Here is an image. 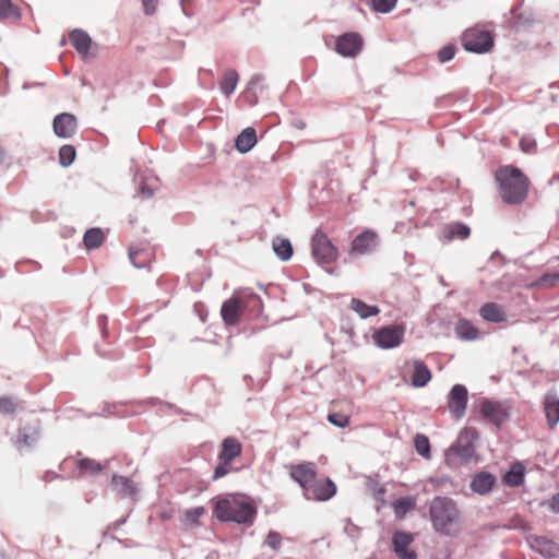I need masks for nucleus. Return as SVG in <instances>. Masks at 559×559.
<instances>
[{
  "instance_id": "6ab92c4d",
  "label": "nucleus",
  "mask_w": 559,
  "mask_h": 559,
  "mask_svg": "<svg viewBox=\"0 0 559 559\" xmlns=\"http://www.w3.org/2000/svg\"><path fill=\"white\" fill-rule=\"evenodd\" d=\"M114 491L121 498L134 497L138 492L136 485L128 477L114 475L111 478Z\"/></svg>"
},
{
  "instance_id": "603ef678",
  "label": "nucleus",
  "mask_w": 559,
  "mask_h": 559,
  "mask_svg": "<svg viewBox=\"0 0 559 559\" xmlns=\"http://www.w3.org/2000/svg\"><path fill=\"white\" fill-rule=\"evenodd\" d=\"M4 159H5V152H4L3 147L0 145V164L3 163Z\"/></svg>"
},
{
  "instance_id": "2f4dec72",
  "label": "nucleus",
  "mask_w": 559,
  "mask_h": 559,
  "mask_svg": "<svg viewBox=\"0 0 559 559\" xmlns=\"http://www.w3.org/2000/svg\"><path fill=\"white\" fill-rule=\"evenodd\" d=\"M21 12L19 7L13 4L11 0H0V20L19 21Z\"/></svg>"
},
{
  "instance_id": "f704fd0d",
  "label": "nucleus",
  "mask_w": 559,
  "mask_h": 559,
  "mask_svg": "<svg viewBox=\"0 0 559 559\" xmlns=\"http://www.w3.org/2000/svg\"><path fill=\"white\" fill-rule=\"evenodd\" d=\"M414 445L416 449V452L421 455L424 459H430L431 452H430V441L428 437L425 435H416L414 439Z\"/></svg>"
},
{
  "instance_id": "37998d69",
  "label": "nucleus",
  "mask_w": 559,
  "mask_h": 559,
  "mask_svg": "<svg viewBox=\"0 0 559 559\" xmlns=\"http://www.w3.org/2000/svg\"><path fill=\"white\" fill-rule=\"evenodd\" d=\"M559 283V272L544 274L538 280V285L542 287H554Z\"/></svg>"
},
{
  "instance_id": "20e7f679",
  "label": "nucleus",
  "mask_w": 559,
  "mask_h": 559,
  "mask_svg": "<svg viewBox=\"0 0 559 559\" xmlns=\"http://www.w3.org/2000/svg\"><path fill=\"white\" fill-rule=\"evenodd\" d=\"M262 302L260 297L248 290H238L224 301L221 316L226 325H236L248 308L260 312Z\"/></svg>"
},
{
  "instance_id": "ea45409f",
  "label": "nucleus",
  "mask_w": 559,
  "mask_h": 559,
  "mask_svg": "<svg viewBox=\"0 0 559 559\" xmlns=\"http://www.w3.org/2000/svg\"><path fill=\"white\" fill-rule=\"evenodd\" d=\"M504 527L507 530H519L522 532H527L531 530L530 524L520 515H514L511 518Z\"/></svg>"
},
{
  "instance_id": "5701e85b",
  "label": "nucleus",
  "mask_w": 559,
  "mask_h": 559,
  "mask_svg": "<svg viewBox=\"0 0 559 559\" xmlns=\"http://www.w3.org/2000/svg\"><path fill=\"white\" fill-rule=\"evenodd\" d=\"M412 384L416 388L425 386L431 380V372L421 360H413Z\"/></svg>"
},
{
  "instance_id": "cd10ccee",
  "label": "nucleus",
  "mask_w": 559,
  "mask_h": 559,
  "mask_svg": "<svg viewBox=\"0 0 559 559\" xmlns=\"http://www.w3.org/2000/svg\"><path fill=\"white\" fill-rule=\"evenodd\" d=\"M525 467L522 463H515L503 476V481L510 487H519L523 484Z\"/></svg>"
},
{
  "instance_id": "bb28decb",
  "label": "nucleus",
  "mask_w": 559,
  "mask_h": 559,
  "mask_svg": "<svg viewBox=\"0 0 559 559\" xmlns=\"http://www.w3.org/2000/svg\"><path fill=\"white\" fill-rule=\"evenodd\" d=\"M495 484V478L489 473H478L474 476L471 488L480 495L487 493L491 490L492 486Z\"/></svg>"
},
{
  "instance_id": "72a5a7b5",
  "label": "nucleus",
  "mask_w": 559,
  "mask_h": 559,
  "mask_svg": "<svg viewBox=\"0 0 559 559\" xmlns=\"http://www.w3.org/2000/svg\"><path fill=\"white\" fill-rule=\"evenodd\" d=\"M273 249L276 255L284 261L290 259V257L293 255V247L288 239H274Z\"/></svg>"
},
{
  "instance_id": "c756f323",
  "label": "nucleus",
  "mask_w": 559,
  "mask_h": 559,
  "mask_svg": "<svg viewBox=\"0 0 559 559\" xmlns=\"http://www.w3.org/2000/svg\"><path fill=\"white\" fill-rule=\"evenodd\" d=\"M238 79H239L238 73L235 70H233V69L226 70L223 73L221 82H219L221 91L226 96H229L230 94H233L237 86Z\"/></svg>"
},
{
  "instance_id": "a878e982",
  "label": "nucleus",
  "mask_w": 559,
  "mask_h": 559,
  "mask_svg": "<svg viewBox=\"0 0 559 559\" xmlns=\"http://www.w3.org/2000/svg\"><path fill=\"white\" fill-rule=\"evenodd\" d=\"M455 333L459 338L464 341H474L478 337L479 331L473 323L466 319H460L455 323Z\"/></svg>"
},
{
  "instance_id": "58836bf2",
  "label": "nucleus",
  "mask_w": 559,
  "mask_h": 559,
  "mask_svg": "<svg viewBox=\"0 0 559 559\" xmlns=\"http://www.w3.org/2000/svg\"><path fill=\"white\" fill-rule=\"evenodd\" d=\"M469 227L462 223H455L449 227L450 238L466 239L469 236Z\"/></svg>"
},
{
  "instance_id": "9b49d317",
  "label": "nucleus",
  "mask_w": 559,
  "mask_h": 559,
  "mask_svg": "<svg viewBox=\"0 0 559 559\" xmlns=\"http://www.w3.org/2000/svg\"><path fill=\"white\" fill-rule=\"evenodd\" d=\"M468 400L467 389L462 384H455L448 397V407L455 419H461L466 411Z\"/></svg>"
},
{
  "instance_id": "412c9836",
  "label": "nucleus",
  "mask_w": 559,
  "mask_h": 559,
  "mask_svg": "<svg viewBox=\"0 0 559 559\" xmlns=\"http://www.w3.org/2000/svg\"><path fill=\"white\" fill-rule=\"evenodd\" d=\"M480 317L488 322L501 323L507 320L503 307L496 302H487L479 309Z\"/></svg>"
},
{
  "instance_id": "0eeeda50",
  "label": "nucleus",
  "mask_w": 559,
  "mask_h": 559,
  "mask_svg": "<svg viewBox=\"0 0 559 559\" xmlns=\"http://www.w3.org/2000/svg\"><path fill=\"white\" fill-rule=\"evenodd\" d=\"M462 45L467 51L484 53L492 48L493 37L488 31L472 27L463 33Z\"/></svg>"
},
{
  "instance_id": "393cba45",
  "label": "nucleus",
  "mask_w": 559,
  "mask_h": 559,
  "mask_svg": "<svg viewBox=\"0 0 559 559\" xmlns=\"http://www.w3.org/2000/svg\"><path fill=\"white\" fill-rule=\"evenodd\" d=\"M257 144V133L251 127L246 128L237 136L235 147L240 153L249 152Z\"/></svg>"
},
{
  "instance_id": "9d476101",
  "label": "nucleus",
  "mask_w": 559,
  "mask_h": 559,
  "mask_svg": "<svg viewBox=\"0 0 559 559\" xmlns=\"http://www.w3.org/2000/svg\"><path fill=\"white\" fill-rule=\"evenodd\" d=\"M404 333V326L389 325L378 330L373 338L376 344L381 348H394L403 342Z\"/></svg>"
},
{
  "instance_id": "a18cd8bd",
  "label": "nucleus",
  "mask_w": 559,
  "mask_h": 559,
  "mask_svg": "<svg viewBox=\"0 0 559 559\" xmlns=\"http://www.w3.org/2000/svg\"><path fill=\"white\" fill-rule=\"evenodd\" d=\"M265 545L269 546L273 550H278L282 544V536L280 533L275 531L269 532L265 538Z\"/></svg>"
},
{
  "instance_id": "f3484780",
  "label": "nucleus",
  "mask_w": 559,
  "mask_h": 559,
  "mask_svg": "<svg viewBox=\"0 0 559 559\" xmlns=\"http://www.w3.org/2000/svg\"><path fill=\"white\" fill-rule=\"evenodd\" d=\"M53 131L59 138H70L76 130V119L73 115L63 112L55 117Z\"/></svg>"
},
{
  "instance_id": "ddd939ff",
  "label": "nucleus",
  "mask_w": 559,
  "mask_h": 559,
  "mask_svg": "<svg viewBox=\"0 0 559 559\" xmlns=\"http://www.w3.org/2000/svg\"><path fill=\"white\" fill-rule=\"evenodd\" d=\"M378 243V235L367 229L356 236L349 249L350 257H358L371 252Z\"/></svg>"
},
{
  "instance_id": "e433bc0d",
  "label": "nucleus",
  "mask_w": 559,
  "mask_h": 559,
  "mask_svg": "<svg viewBox=\"0 0 559 559\" xmlns=\"http://www.w3.org/2000/svg\"><path fill=\"white\" fill-rule=\"evenodd\" d=\"M78 468L83 474L96 475L103 471V465L92 459H82L78 462Z\"/></svg>"
},
{
  "instance_id": "1a4fd4ad",
  "label": "nucleus",
  "mask_w": 559,
  "mask_h": 559,
  "mask_svg": "<svg viewBox=\"0 0 559 559\" xmlns=\"http://www.w3.org/2000/svg\"><path fill=\"white\" fill-rule=\"evenodd\" d=\"M479 413L485 420L500 427L510 415L509 406L502 402L483 399L479 402Z\"/></svg>"
},
{
  "instance_id": "09e8293b",
  "label": "nucleus",
  "mask_w": 559,
  "mask_h": 559,
  "mask_svg": "<svg viewBox=\"0 0 559 559\" xmlns=\"http://www.w3.org/2000/svg\"><path fill=\"white\" fill-rule=\"evenodd\" d=\"M204 513V508L203 507H197V508H193L191 510H188L187 513H186V516L189 521L195 523L198 521V519L203 515Z\"/></svg>"
},
{
  "instance_id": "7c9ffc66",
  "label": "nucleus",
  "mask_w": 559,
  "mask_h": 559,
  "mask_svg": "<svg viewBox=\"0 0 559 559\" xmlns=\"http://www.w3.org/2000/svg\"><path fill=\"white\" fill-rule=\"evenodd\" d=\"M39 437V429L37 426H28L20 431L17 443L20 447L33 445Z\"/></svg>"
},
{
  "instance_id": "aec40b11",
  "label": "nucleus",
  "mask_w": 559,
  "mask_h": 559,
  "mask_svg": "<svg viewBox=\"0 0 559 559\" xmlns=\"http://www.w3.org/2000/svg\"><path fill=\"white\" fill-rule=\"evenodd\" d=\"M531 547L544 557L552 558L559 556V545L555 542L540 536H535L531 540Z\"/></svg>"
},
{
  "instance_id": "dca6fc26",
  "label": "nucleus",
  "mask_w": 559,
  "mask_h": 559,
  "mask_svg": "<svg viewBox=\"0 0 559 559\" xmlns=\"http://www.w3.org/2000/svg\"><path fill=\"white\" fill-rule=\"evenodd\" d=\"M392 542L393 549L400 559H417V552L408 549V546L414 542L411 533L395 532Z\"/></svg>"
},
{
  "instance_id": "4be33fe9",
  "label": "nucleus",
  "mask_w": 559,
  "mask_h": 559,
  "mask_svg": "<svg viewBox=\"0 0 559 559\" xmlns=\"http://www.w3.org/2000/svg\"><path fill=\"white\" fill-rule=\"evenodd\" d=\"M69 40L80 55L83 57L88 55L92 39L86 32L82 29H73L69 34Z\"/></svg>"
},
{
  "instance_id": "de8ad7c7",
  "label": "nucleus",
  "mask_w": 559,
  "mask_h": 559,
  "mask_svg": "<svg viewBox=\"0 0 559 559\" xmlns=\"http://www.w3.org/2000/svg\"><path fill=\"white\" fill-rule=\"evenodd\" d=\"M520 147L525 153H533L536 150V142L530 136H523L520 140Z\"/></svg>"
},
{
  "instance_id": "c9c22d12",
  "label": "nucleus",
  "mask_w": 559,
  "mask_h": 559,
  "mask_svg": "<svg viewBox=\"0 0 559 559\" xmlns=\"http://www.w3.org/2000/svg\"><path fill=\"white\" fill-rule=\"evenodd\" d=\"M352 308L361 317L369 318L379 313V309L374 306H369L359 299L352 300Z\"/></svg>"
},
{
  "instance_id": "b1692460",
  "label": "nucleus",
  "mask_w": 559,
  "mask_h": 559,
  "mask_svg": "<svg viewBox=\"0 0 559 559\" xmlns=\"http://www.w3.org/2000/svg\"><path fill=\"white\" fill-rule=\"evenodd\" d=\"M544 409L549 428L559 423V399L554 394H547L544 401Z\"/></svg>"
},
{
  "instance_id": "4c0bfd02",
  "label": "nucleus",
  "mask_w": 559,
  "mask_h": 559,
  "mask_svg": "<svg viewBox=\"0 0 559 559\" xmlns=\"http://www.w3.org/2000/svg\"><path fill=\"white\" fill-rule=\"evenodd\" d=\"M76 156V152L74 146L72 145H63L59 150V162L62 166L68 167L70 166Z\"/></svg>"
},
{
  "instance_id": "3c124183",
  "label": "nucleus",
  "mask_w": 559,
  "mask_h": 559,
  "mask_svg": "<svg viewBox=\"0 0 559 559\" xmlns=\"http://www.w3.org/2000/svg\"><path fill=\"white\" fill-rule=\"evenodd\" d=\"M549 508L556 513L559 512V493L552 496V498L549 500Z\"/></svg>"
},
{
  "instance_id": "79ce46f5",
  "label": "nucleus",
  "mask_w": 559,
  "mask_h": 559,
  "mask_svg": "<svg viewBox=\"0 0 559 559\" xmlns=\"http://www.w3.org/2000/svg\"><path fill=\"white\" fill-rule=\"evenodd\" d=\"M371 2L374 11L389 13L395 8L397 0H371Z\"/></svg>"
},
{
  "instance_id": "2eb2a0df",
  "label": "nucleus",
  "mask_w": 559,
  "mask_h": 559,
  "mask_svg": "<svg viewBox=\"0 0 559 559\" xmlns=\"http://www.w3.org/2000/svg\"><path fill=\"white\" fill-rule=\"evenodd\" d=\"M364 40L357 33H346L336 40V51L344 57H355L360 52Z\"/></svg>"
},
{
  "instance_id": "6e6552de",
  "label": "nucleus",
  "mask_w": 559,
  "mask_h": 559,
  "mask_svg": "<svg viewBox=\"0 0 559 559\" xmlns=\"http://www.w3.org/2000/svg\"><path fill=\"white\" fill-rule=\"evenodd\" d=\"M312 255L319 263H332L337 259V248L332 243L328 235L317 230L311 239Z\"/></svg>"
},
{
  "instance_id": "8fccbe9b",
  "label": "nucleus",
  "mask_w": 559,
  "mask_h": 559,
  "mask_svg": "<svg viewBox=\"0 0 559 559\" xmlns=\"http://www.w3.org/2000/svg\"><path fill=\"white\" fill-rule=\"evenodd\" d=\"M141 2L143 4L145 14L152 15L155 13L157 8V0H141Z\"/></svg>"
},
{
  "instance_id": "7ed1b4c3",
  "label": "nucleus",
  "mask_w": 559,
  "mask_h": 559,
  "mask_svg": "<svg viewBox=\"0 0 559 559\" xmlns=\"http://www.w3.org/2000/svg\"><path fill=\"white\" fill-rule=\"evenodd\" d=\"M433 528L444 535H454L457 532L460 511L455 502L448 497H436L429 508Z\"/></svg>"
},
{
  "instance_id": "a19ab883",
  "label": "nucleus",
  "mask_w": 559,
  "mask_h": 559,
  "mask_svg": "<svg viewBox=\"0 0 559 559\" xmlns=\"http://www.w3.org/2000/svg\"><path fill=\"white\" fill-rule=\"evenodd\" d=\"M349 415L347 414H344V413H330L328 415V420L336 426V427H340V428H345L349 425Z\"/></svg>"
},
{
  "instance_id": "f8f14e48",
  "label": "nucleus",
  "mask_w": 559,
  "mask_h": 559,
  "mask_svg": "<svg viewBox=\"0 0 559 559\" xmlns=\"http://www.w3.org/2000/svg\"><path fill=\"white\" fill-rule=\"evenodd\" d=\"M336 492L335 484L329 479H320L317 480L314 478L313 483L309 485L305 489V495L308 499H313L318 501H325L331 499Z\"/></svg>"
},
{
  "instance_id": "39448f33",
  "label": "nucleus",
  "mask_w": 559,
  "mask_h": 559,
  "mask_svg": "<svg viewBox=\"0 0 559 559\" xmlns=\"http://www.w3.org/2000/svg\"><path fill=\"white\" fill-rule=\"evenodd\" d=\"M478 438V432L475 428H464L456 440V442L447 451L445 463L451 468H456L464 463H467L474 455V441Z\"/></svg>"
},
{
  "instance_id": "423d86ee",
  "label": "nucleus",
  "mask_w": 559,
  "mask_h": 559,
  "mask_svg": "<svg viewBox=\"0 0 559 559\" xmlns=\"http://www.w3.org/2000/svg\"><path fill=\"white\" fill-rule=\"evenodd\" d=\"M242 453V444L235 437H227L222 441L218 453V464L214 469L213 480H217L233 472L231 463Z\"/></svg>"
},
{
  "instance_id": "49530a36",
  "label": "nucleus",
  "mask_w": 559,
  "mask_h": 559,
  "mask_svg": "<svg viewBox=\"0 0 559 559\" xmlns=\"http://www.w3.org/2000/svg\"><path fill=\"white\" fill-rule=\"evenodd\" d=\"M455 55V47L453 45H448L441 48L438 52V58L441 62H448L453 59Z\"/></svg>"
},
{
  "instance_id": "c03bdc74",
  "label": "nucleus",
  "mask_w": 559,
  "mask_h": 559,
  "mask_svg": "<svg viewBox=\"0 0 559 559\" xmlns=\"http://www.w3.org/2000/svg\"><path fill=\"white\" fill-rule=\"evenodd\" d=\"M17 406V403L12 399L8 396H3L0 399V412L2 414H12L15 412Z\"/></svg>"
},
{
  "instance_id": "473e14b6",
  "label": "nucleus",
  "mask_w": 559,
  "mask_h": 559,
  "mask_svg": "<svg viewBox=\"0 0 559 559\" xmlns=\"http://www.w3.org/2000/svg\"><path fill=\"white\" fill-rule=\"evenodd\" d=\"M415 508V499L412 497H404L393 502V510L396 519H403L406 513Z\"/></svg>"
},
{
  "instance_id": "f257e3e1",
  "label": "nucleus",
  "mask_w": 559,
  "mask_h": 559,
  "mask_svg": "<svg viewBox=\"0 0 559 559\" xmlns=\"http://www.w3.org/2000/svg\"><path fill=\"white\" fill-rule=\"evenodd\" d=\"M495 180L503 202L519 205L526 200L531 181L518 167L513 165L500 166L495 171Z\"/></svg>"
},
{
  "instance_id": "c85d7f7f",
  "label": "nucleus",
  "mask_w": 559,
  "mask_h": 559,
  "mask_svg": "<svg viewBox=\"0 0 559 559\" xmlns=\"http://www.w3.org/2000/svg\"><path fill=\"white\" fill-rule=\"evenodd\" d=\"M105 240V235L100 228H91L86 230L83 237L84 246L87 250L99 248Z\"/></svg>"
},
{
  "instance_id": "4468645a",
  "label": "nucleus",
  "mask_w": 559,
  "mask_h": 559,
  "mask_svg": "<svg viewBox=\"0 0 559 559\" xmlns=\"http://www.w3.org/2000/svg\"><path fill=\"white\" fill-rule=\"evenodd\" d=\"M289 475L305 490L317 478V468L311 462L293 464L289 466Z\"/></svg>"
},
{
  "instance_id": "f03ea898",
  "label": "nucleus",
  "mask_w": 559,
  "mask_h": 559,
  "mask_svg": "<svg viewBox=\"0 0 559 559\" xmlns=\"http://www.w3.org/2000/svg\"><path fill=\"white\" fill-rule=\"evenodd\" d=\"M214 513L221 522H235L237 524H252L257 516L253 504L236 495L218 497Z\"/></svg>"
},
{
  "instance_id": "a211bd4d",
  "label": "nucleus",
  "mask_w": 559,
  "mask_h": 559,
  "mask_svg": "<svg viewBox=\"0 0 559 559\" xmlns=\"http://www.w3.org/2000/svg\"><path fill=\"white\" fill-rule=\"evenodd\" d=\"M129 258L131 263L138 267H146L154 260V250L150 246L144 247H131L129 249Z\"/></svg>"
}]
</instances>
